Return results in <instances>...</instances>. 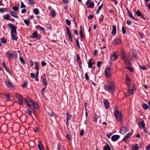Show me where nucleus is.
<instances>
[{"mask_svg": "<svg viewBox=\"0 0 150 150\" xmlns=\"http://www.w3.org/2000/svg\"><path fill=\"white\" fill-rule=\"evenodd\" d=\"M105 107L106 109L108 108L109 107V103L107 100H105L104 102Z\"/></svg>", "mask_w": 150, "mask_h": 150, "instance_id": "obj_19", "label": "nucleus"}, {"mask_svg": "<svg viewBox=\"0 0 150 150\" xmlns=\"http://www.w3.org/2000/svg\"><path fill=\"white\" fill-rule=\"evenodd\" d=\"M28 84V83L26 81H25L23 84L22 85V86L23 87H25Z\"/></svg>", "mask_w": 150, "mask_h": 150, "instance_id": "obj_45", "label": "nucleus"}, {"mask_svg": "<svg viewBox=\"0 0 150 150\" xmlns=\"http://www.w3.org/2000/svg\"><path fill=\"white\" fill-rule=\"evenodd\" d=\"M126 82L129 81H130V79L127 74H126Z\"/></svg>", "mask_w": 150, "mask_h": 150, "instance_id": "obj_40", "label": "nucleus"}, {"mask_svg": "<svg viewBox=\"0 0 150 150\" xmlns=\"http://www.w3.org/2000/svg\"><path fill=\"white\" fill-rule=\"evenodd\" d=\"M1 42L4 43H6V40L4 38H2L1 39Z\"/></svg>", "mask_w": 150, "mask_h": 150, "instance_id": "obj_38", "label": "nucleus"}, {"mask_svg": "<svg viewBox=\"0 0 150 150\" xmlns=\"http://www.w3.org/2000/svg\"><path fill=\"white\" fill-rule=\"evenodd\" d=\"M25 6L24 4L23 3V2H21V8H25Z\"/></svg>", "mask_w": 150, "mask_h": 150, "instance_id": "obj_51", "label": "nucleus"}, {"mask_svg": "<svg viewBox=\"0 0 150 150\" xmlns=\"http://www.w3.org/2000/svg\"><path fill=\"white\" fill-rule=\"evenodd\" d=\"M135 14L138 16H140L142 15L141 12L139 10H138L137 11H135Z\"/></svg>", "mask_w": 150, "mask_h": 150, "instance_id": "obj_27", "label": "nucleus"}, {"mask_svg": "<svg viewBox=\"0 0 150 150\" xmlns=\"http://www.w3.org/2000/svg\"><path fill=\"white\" fill-rule=\"evenodd\" d=\"M6 9H4V8H0V12L1 13H4L6 11Z\"/></svg>", "mask_w": 150, "mask_h": 150, "instance_id": "obj_43", "label": "nucleus"}, {"mask_svg": "<svg viewBox=\"0 0 150 150\" xmlns=\"http://www.w3.org/2000/svg\"><path fill=\"white\" fill-rule=\"evenodd\" d=\"M23 98H21L19 99H18V103L20 105H22L23 104V101H22Z\"/></svg>", "mask_w": 150, "mask_h": 150, "instance_id": "obj_41", "label": "nucleus"}, {"mask_svg": "<svg viewBox=\"0 0 150 150\" xmlns=\"http://www.w3.org/2000/svg\"><path fill=\"white\" fill-rule=\"evenodd\" d=\"M26 112L29 115H32L31 111L29 110H27L26 111Z\"/></svg>", "mask_w": 150, "mask_h": 150, "instance_id": "obj_54", "label": "nucleus"}, {"mask_svg": "<svg viewBox=\"0 0 150 150\" xmlns=\"http://www.w3.org/2000/svg\"><path fill=\"white\" fill-rule=\"evenodd\" d=\"M86 6L88 8H90L93 7L94 6L93 2H91V0H88L86 4Z\"/></svg>", "mask_w": 150, "mask_h": 150, "instance_id": "obj_10", "label": "nucleus"}, {"mask_svg": "<svg viewBox=\"0 0 150 150\" xmlns=\"http://www.w3.org/2000/svg\"><path fill=\"white\" fill-rule=\"evenodd\" d=\"M57 146H58V148H57L58 149V150H59L60 147H61V144L59 143H58L57 144Z\"/></svg>", "mask_w": 150, "mask_h": 150, "instance_id": "obj_61", "label": "nucleus"}, {"mask_svg": "<svg viewBox=\"0 0 150 150\" xmlns=\"http://www.w3.org/2000/svg\"><path fill=\"white\" fill-rule=\"evenodd\" d=\"M114 114L117 120L120 122H122V116L121 112L117 110L114 111Z\"/></svg>", "mask_w": 150, "mask_h": 150, "instance_id": "obj_3", "label": "nucleus"}, {"mask_svg": "<svg viewBox=\"0 0 150 150\" xmlns=\"http://www.w3.org/2000/svg\"><path fill=\"white\" fill-rule=\"evenodd\" d=\"M5 83L6 85L10 89H13L14 87V86L13 83L10 82L9 81L6 80L5 81Z\"/></svg>", "mask_w": 150, "mask_h": 150, "instance_id": "obj_9", "label": "nucleus"}, {"mask_svg": "<svg viewBox=\"0 0 150 150\" xmlns=\"http://www.w3.org/2000/svg\"><path fill=\"white\" fill-rule=\"evenodd\" d=\"M148 107V106L146 104L144 103L142 104V107L144 109H147Z\"/></svg>", "mask_w": 150, "mask_h": 150, "instance_id": "obj_34", "label": "nucleus"}, {"mask_svg": "<svg viewBox=\"0 0 150 150\" xmlns=\"http://www.w3.org/2000/svg\"><path fill=\"white\" fill-rule=\"evenodd\" d=\"M76 44L78 48H80L78 40L76 41Z\"/></svg>", "mask_w": 150, "mask_h": 150, "instance_id": "obj_62", "label": "nucleus"}, {"mask_svg": "<svg viewBox=\"0 0 150 150\" xmlns=\"http://www.w3.org/2000/svg\"><path fill=\"white\" fill-rule=\"evenodd\" d=\"M112 34L113 35H115L116 33V25H114L112 26Z\"/></svg>", "mask_w": 150, "mask_h": 150, "instance_id": "obj_17", "label": "nucleus"}, {"mask_svg": "<svg viewBox=\"0 0 150 150\" xmlns=\"http://www.w3.org/2000/svg\"><path fill=\"white\" fill-rule=\"evenodd\" d=\"M127 24L128 25H130L131 24V21L128 20L126 22Z\"/></svg>", "mask_w": 150, "mask_h": 150, "instance_id": "obj_64", "label": "nucleus"}, {"mask_svg": "<svg viewBox=\"0 0 150 150\" xmlns=\"http://www.w3.org/2000/svg\"><path fill=\"white\" fill-rule=\"evenodd\" d=\"M121 56L122 59L124 61L126 64H130V57L129 53H127L126 55H125V52H123L121 53Z\"/></svg>", "mask_w": 150, "mask_h": 150, "instance_id": "obj_2", "label": "nucleus"}, {"mask_svg": "<svg viewBox=\"0 0 150 150\" xmlns=\"http://www.w3.org/2000/svg\"><path fill=\"white\" fill-rule=\"evenodd\" d=\"M31 38H38V39L40 38V36L38 35V32L35 31L33 34L32 36L31 37Z\"/></svg>", "mask_w": 150, "mask_h": 150, "instance_id": "obj_15", "label": "nucleus"}, {"mask_svg": "<svg viewBox=\"0 0 150 150\" xmlns=\"http://www.w3.org/2000/svg\"><path fill=\"white\" fill-rule=\"evenodd\" d=\"M17 35L13 33V34H11V38L13 40H17L18 39V37L16 36Z\"/></svg>", "mask_w": 150, "mask_h": 150, "instance_id": "obj_23", "label": "nucleus"}, {"mask_svg": "<svg viewBox=\"0 0 150 150\" xmlns=\"http://www.w3.org/2000/svg\"><path fill=\"white\" fill-rule=\"evenodd\" d=\"M122 30L123 33L125 34L126 33V31L124 27H122Z\"/></svg>", "mask_w": 150, "mask_h": 150, "instance_id": "obj_50", "label": "nucleus"}, {"mask_svg": "<svg viewBox=\"0 0 150 150\" xmlns=\"http://www.w3.org/2000/svg\"><path fill=\"white\" fill-rule=\"evenodd\" d=\"M85 78L86 80H89V78L88 77V74L87 73H86L85 74Z\"/></svg>", "mask_w": 150, "mask_h": 150, "instance_id": "obj_53", "label": "nucleus"}, {"mask_svg": "<svg viewBox=\"0 0 150 150\" xmlns=\"http://www.w3.org/2000/svg\"><path fill=\"white\" fill-rule=\"evenodd\" d=\"M6 55L7 57L9 59L11 58H16L17 56V53L15 51L7 52L6 53Z\"/></svg>", "mask_w": 150, "mask_h": 150, "instance_id": "obj_4", "label": "nucleus"}, {"mask_svg": "<svg viewBox=\"0 0 150 150\" xmlns=\"http://www.w3.org/2000/svg\"><path fill=\"white\" fill-rule=\"evenodd\" d=\"M39 63L35 62V69L36 70V78L35 80L36 81H38V75L39 73Z\"/></svg>", "mask_w": 150, "mask_h": 150, "instance_id": "obj_8", "label": "nucleus"}, {"mask_svg": "<svg viewBox=\"0 0 150 150\" xmlns=\"http://www.w3.org/2000/svg\"><path fill=\"white\" fill-rule=\"evenodd\" d=\"M80 36L81 38H84V36L83 35V33L82 31H80Z\"/></svg>", "mask_w": 150, "mask_h": 150, "instance_id": "obj_47", "label": "nucleus"}, {"mask_svg": "<svg viewBox=\"0 0 150 150\" xmlns=\"http://www.w3.org/2000/svg\"><path fill=\"white\" fill-rule=\"evenodd\" d=\"M129 16H130V17L131 18H132V19H134L136 21V19L133 16L132 14V13H129Z\"/></svg>", "mask_w": 150, "mask_h": 150, "instance_id": "obj_46", "label": "nucleus"}, {"mask_svg": "<svg viewBox=\"0 0 150 150\" xmlns=\"http://www.w3.org/2000/svg\"><path fill=\"white\" fill-rule=\"evenodd\" d=\"M16 98H18V99H21V98H23V97L19 94H17L16 95Z\"/></svg>", "mask_w": 150, "mask_h": 150, "instance_id": "obj_35", "label": "nucleus"}, {"mask_svg": "<svg viewBox=\"0 0 150 150\" xmlns=\"http://www.w3.org/2000/svg\"><path fill=\"white\" fill-rule=\"evenodd\" d=\"M63 2L65 4H66L68 3L69 2V1L68 0H63Z\"/></svg>", "mask_w": 150, "mask_h": 150, "instance_id": "obj_63", "label": "nucleus"}, {"mask_svg": "<svg viewBox=\"0 0 150 150\" xmlns=\"http://www.w3.org/2000/svg\"><path fill=\"white\" fill-rule=\"evenodd\" d=\"M67 37L69 40L70 41H72V38L71 37V32L68 33H67Z\"/></svg>", "mask_w": 150, "mask_h": 150, "instance_id": "obj_30", "label": "nucleus"}, {"mask_svg": "<svg viewBox=\"0 0 150 150\" xmlns=\"http://www.w3.org/2000/svg\"><path fill=\"white\" fill-rule=\"evenodd\" d=\"M139 127L140 129H142L144 131H145V124L144 121H142V122H139Z\"/></svg>", "mask_w": 150, "mask_h": 150, "instance_id": "obj_14", "label": "nucleus"}, {"mask_svg": "<svg viewBox=\"0 0 150 150\" xmlns=\"http://www.w3.org/2000/svg\"><path fill=\"white\" fill-rule=\"evenodd\" d=\"M67 121H69L71 119V115H69L68 113H67Z\"/></svg>", "mask_w": 150, "mask_h": 150, "instance_id": "obj_32", "label": "nucleus"}, {"mask_svg": "<svg viewBox=\"0 0 150 150\" xmlns=\"http://www.w3.org/2000/svg\"><path fill=\"white\" fill-rule=\"evenodd\" d=\"M24 22L27 25H29L30 21L28 19H26L24 20Z\"/></svg>", "mask_w": 150, "mask_h": 150, "instance_id": "obj_36", "label": "nucleus"}, {"mask_svg": "<svg viewBox=\"0 0 150 150\" xmlns=\"http://www.w3.org/2000/svg\"><path fill=\"white\" fill-rule=\"evenodd\" d=\"M138 58V56L135 52H133V59L134 60H135Z\"/></svg>", "mask_w": 150, "mask_h": 150, "instance_id": "obj_21", "label": "nucleus"}, {"mask_svg": "<svg viewBox=\"0 0 150 150\" xmlns=\"http://www.w3.org/2000/svg\"><path fill=\"white\" fill-rule=\"evenodd\" d=\"M119 138L118 135H113L111 137V139L113 141H115L117 140Z\"/></svg>", "mask_w": 150, "mask_h": 150, "instance_id": "obj_18", "label": "nucleus"}, {"mask_svg": "<svg viewBox=\"0 0 150 150\" xmlns=\"http://www.w3.org/2000/svg\"><path fill=\"white\" fill-rule=\"evenodd\" d=\"M115 44L116 45H119L121 43L120 39L119 38H117L115 40Z\"/></svg>", "mask_w": 150, "mask_h": 150, "instance_id": "obj_22", "label": "nucleus"}, {"mask_svg": "<svg viewBox=\"0 0 150 150\" xmlns=\"http://www.w3.org/2000/svg\"><path fill=\"white\" fill-rule=\"evenodd\" d=\"M132 134V133L131 132H129L126 135H125L124 137V138L123 139V140L125 141L127 139L130 137Z\"/></svg>", "mask_w": 150, "mask_h": 150, "instance_id": "obj_16", "label": "nucleus"}, {"mask_svg": "<svg viewBox=\"0 0 150 150\" xmlns=\"http://www.w3.org/2000/svg\"><path fill=\"white\" fill-rule=\"evenodd\" d=\"M38 146L39 150H43L44 148L42 146V144L40 141H39L38 142Z\"/></svg>", "mask_w": 150, "mask_h": 150, "instance_id": "obj_20", "label": "nucleus"}, {"mask_svg": "<svg viewBox=\"0 0 150 150\" xmlns=\"http://www.w3.org/2000/svg\"><path fill=\"white\" fill-rule=\"evenodd\" d=\"M41 64L42 66H45L46 65V63L45 62L43 61L42 62Z\"/></svg>", "mask_w": 150, "mask_h": 150, "instance_id": "obj_60", "label": "nucleus"}, {"mask_svg": "<svg viewBox=\"0 0 150 150\" xmlns=\"http://www.w3.org/2000/svg\"><path fill=\"white\" fill-rule=\"evenodd\" d=\"M8 25L9 28L11 29V34H13V33H14V34H16V35H17V33L16 32V30L17 29L16 27L13 24H8Z\"/></svg>", "mask_w": 150, "mask_h": 150, "instance_id": "obj_7", "label": "nucleus"}, {"mask_svg": "<svg viewBox=\"0 0 150 150\" xmlns=\"http://www.w3.org/2000/svg\"><path fill=\"white\" fill-rule=\"evenodd\" d=\"M105 75L107 77H109L111 75V71L110 68H108L105 70Z\"/></svg>", "mask_w": 150, "mask_h": 150, "instance_id": "obj_13", "label": "nucleus"}, {"mask_svg": "<svg viewBox=\"0 0 150 150\" xmlns=\"http://www.w3.org/2000/svg\"><path fill=\"white\" fill-rule=\"evenodd\" d=\"M102 62H98L97 63V65L98 67H99L100 66V64Z\"/></svg>", "mask_w": 150, "mask_h": 150, "instance_id": "obj_58", "label": "nucleus"}, {"mask_svg": "<svg viewBox=\"0 0 150 150\" xmlns=\"http://www.w3.org/2000/svg\"><path fill=\"white\" fill-rule=\"evenodd\" d=\"M35 28H39V29H40L42 31L43 33H45V30L44 29V28L40 26L39 25H38L35 26Z\"/></svg>", "mask_w": 150, "mask_h": 150, "instance_id": "obj_26", "label": "nucleus"}, {"mask_svg": "<svg viewBox=\"0 0 150 150\" xmlns=\"http://www.w3.org/2000/svg\"><path fill=\"white\" fill-rule=\"evenodd\" d=\"M66 23L67 25H70L71 24V22L70 20L68 19H67L66 21Z\"/></svg>", "mask_w": 150, "mask_h": 150, "instance_id": "obj_49", "label": "nucleus"}, {"mask_svg": "<svg viewBox=\"0 0 150 150\" xmlns=\"http://www.w3.org/2000/svg\"><path fill=\"white\" fill-rule=\"evenodd\" d=\"M28 2L30 4H33L34 3V2L32 0H29Z\"/></svg>", "mask_w": 150, "mask_h": 150, "instance_id": "obj_57", "label": "nucleus"}, {"mask_svg": "<svg viewBox=\"0 0 150 150\" xmlns=\"http://www.w3.org/2000/svg\"><path fill=\"white\" fill-rule=\"evenodd\" d=\"M92 66V62L91 61H89L88 62V67L89 68H91Z\"/></svg>", "mask_w": 150, "mask_h": 150, "instance_id": "obj_44", "label": "nucleus"}, {"mask_svg": "<svg viewBox=\"0 0 150 150\" xmlns=\"http://www.w3.org/2000/svg\"><path fill=\"white\" fill-rule=\"evenodd\" d=\"M10 17V15L8 14L5 15L3 16V18L7 20H9Z\"/></svg>", "mask_w": 150, "mask_h": 150, "instance_id": "obj_24", "label": "nucleus"}, {"mask_svg": "<svg viewBox=\"0 0 150 150\" xmlns=\"http://www.w3.org/2000/svg\"><path fill=\"white\" fill-rule=\"evenodd\" d=\"M13 9L15 11H16L18 10V8L16 6H14L13 8Z\"/></svg>", "mask_w": 150, "mask_h": 150, "instance_id": "obj_55", "label": "nucleus"}, {"mask_svg": "<svg viewBox=\"0 0 150 150\" xmlns=\"http://www.w3.org/2000/svg\"><path fill=\"white\" fill-rule=\"evenodd\" d=\"M117 53L115 52L111 55L110 57V59L112 61H113L117 59Z\"/></svg>", "mask_w": 150, "mask_h": 150, "instance_id": "obj_11", "label": "nucleus"}, {"mask_svg": "<svg viewBox=\"0 0 150 150\" xmlns=\"http://www.w3.org/2000/svg\"><path fill=\"white\" fill-rule=\"evenodd\" d=\"M20 60L23 63H25V61L22 57H20Z\"/></svg>", "mask_w": 150, "mask_h": 150, "instance_id": "obj_56", "label": "nucleus"}, {"mask_svg": "<svg viewBox=\"0 0 150 150\" xmlns=\"http://www.w3.org/2000/svg\"><path fill=\"white\" fill-rule=\"evenodd\" d=\"M103 18H104V16H103V15H101V16H100V20L101 21H103Z\"/></svg>", "mask_w": 150, "mask_h": 150, "instance_id": "obj_59", "label": "nucleus"}, {"mask_svg": "<svg viewBox=\"0 0 150 150\" xmlns=\"http://www.w3.org/2000/svg\"><path fill=\"white\" fill-rule=\"evenodd\" d=\"M66 137L68 141H71V135L68 134H67Z\"/></svg>", "mask_w": 150, "mask_h": 150, "instance_id": "obj_29", "label": "nucleus"}, {"mask_svg": "<svg viewBox=\"0 0 150 150\" xmlns=\"http://www.w3.org/2000/svg\"><path fill=\"white\" fill-rule=\"evenodd\" d=\"M30 74L32 78H35V76H36V75H35L34 73H31Z\"/></svg>", "mask_w": 150, "mask_h": 150, "instance_id": "obj_52", "label": "nucleus"}, {"mask_svg": "<svg viewBox=\"0 0 150 150\" xmlns=\"http://www.w3.org/2000/svg\"><path fill=\"white\" fill-rule=\"evenodd\" d=\"M126 84L127 85V86L128 87L130 88V86L131 84V83L130 81H127L126 82Z\"/></svg>", "mask_w": 150, "mask_h": 150, "instance_id": "obj_42", "label": "nucleus"}, {"mask_svg": "<svg viewBox=\"0 0 150 150\" xmlns=\"http://www.w3.org/2000/svg\"><path fill=\"white\" fill-rule=\"evenodd\" d=\"M104 150H110V146L108 145L106 146H104Z\"/></svg>", "mask_w": 150, "mask_h": 150, "instance_id": "obj_37", "label": "nucleus"}, {"mask_svg": "<svg viewBox=\"0 0 150 150\" xmlns=\"http://www.w3.org/2000/svg\"><path fill=\"white\" fill-rule=\"evenodd\" d=\"M50 14L53 17L55 16L56 15V13L54 11H51Z\"/></svg>", "mask_w": 150, "mask_h": 150, "instance_id": "obj_39", "label": "nucleus"}, {"mask_svg": "<svg viewBox=\"0 0 150 150\" xmlns=\"http://www.w3.org/2000/svg\"><path fill=\"white\" fill-rule=\"evenodd\" d=\"M103 4H102L101 5L98 7V10L97 11V14H98L99 13L100 11L102 8L103 7Z\"/></svg>", "mask_w": 150, "mask_h": 150, "instance_id": "obj_33", "label": "nucleus"}, {"mask_svg": "<svg viewBox=\"0 0 150 150\" xmlns=\"http://www.w3.org/2000/svg\"><path fill=\"white\" fill-rule=\"evenodd\" d=\"M127 131L128 130L127 128L124 126L121 127L120 128V132L122 134H125Z\"/></svg>", "mask_w": 150, "mask_h": 150, "instance_id": "obj_12", "label": "nucleus"}, {"mask_svg": "<svg viewBox=\"0 0 150 150\" xmlns=\"http://www.w3.org/2000/svg\"><path fill=\"white\" fill-rule=\"evenodd\" d=\"M33 12L35 15H38L39 13V10L37 8H35L33 10Z\"/></svg>", "mask_w": 150, "mask_h": 150, "instance_id": "obj_31", "label": "nucleus"}, {"mask_svg": "<svg viewBox=\"0 0 150 150\" xmlns=\"http://www.w3.org/2000/svg\"><path fill=\"white\" fill-rule=\"evenodd\" d=\"M10 13L11 15V16H13L16 18L18 17V16H17L16 13H15L13 11H10Z\"/></svg>", "mask_w": 150, "mask_h": 150, "instance_id": "obj_25", "label": "nucleus"}, {"mask_svg": "<svg viewBox=\"0 0 150 150\" xmlns=\"http://www.w3.org/2000/svg\"><path fill=\"white\" fill-rule=\"evenodd\" d=\"M105 88L106 90L109 92H111L112 93L115 89L114 83L112 82L109 85L105 86Z\"/></svg>", "mask_w": 150, "mask_h": 150, "instance_id": "obj_5", "label": "nucleus"}, {"mask_svg": "<svg viewBox=\"0 0 150 150\" xmlns=\"http://www.w3.org/2000/svg\"><path fill=\"white\" fill-rule=\"evenodd\" d=\"M125 69H128V70H130V71H133L132 69V68H130V67L126 66V67H125Z\"/></svg>", "mask_w": 150, "mask_h": 150, "instance_id": "obj_48", "label": "nucleus"}, {"mask_svg": "<svg viewBox=\"0 0 150 150\" xmlns=\"http://www.w3.org/2000/svg\"><path fill=\"white\" fill-rule=\"evenodd\" d=\"M133 86V87L132 89H129L125 93V95L126 96H128L133 94L134 92L136 90V88L134 87V85Z\"/></svg>", "mask_w": 150, "mask_h": 150, "instance_id": "obj_6", "label": "nucleus"}, {"mask_svg": "<svg viewBox=\"0 0 150 150\" xmlns=\"http://www.w3.org/2000/svg\"><path fill=\"white\" fill-rule=\"evenodd\" d=\"M138 146V145L137 144H136L135 146H133L132 147V150H138L139 149V147Z\"/></svg>", "mask_w": 150, "mask_h": 150, "instance_id": "obj_28", "label": "nucleus"}, {"mask_svg": "<svg viewBox=\"0 0 150 150\" xmlns=\"http://www.w3.org/2000/svg\"><path fill=\"white\" fill-rule=\"evenodd\" d=\"M26 103L29 109L31 110L33 112H35V109L39 108L38 104L35 101L32 100L29 98L25 99Z\"/></svg>", "mask_w": 150, "mask_h": 150, "instance_id": "obj_1", "label": "nucleus"}]
</instances>
